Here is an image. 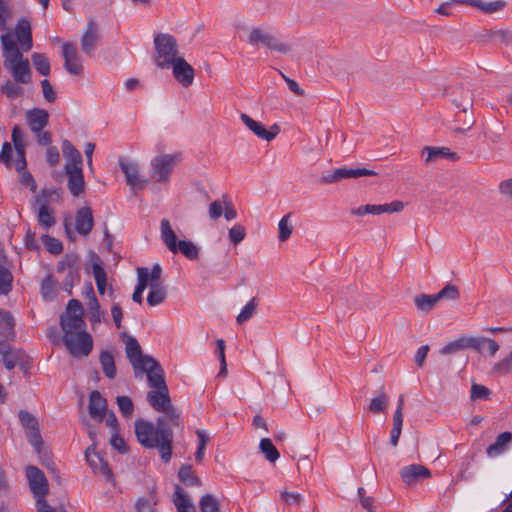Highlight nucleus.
I'll return each instance as SVG.
<instances>
[{
    "label": "nucleus",
    "instance_id": "nucleus-45",
    "mask_svg": "<svg viewBox=\"0 0 512 512\" xmlns=\"http://www.w3.org/2000/svg\"><path fill=\"white\" fill-rule=\"evenodd\" d=\"M492 371L500 376H506L512 373V349L505 357L493 365Z\"/></svg>",
    "mask_w": 512,
    "mask_h": 512
},
{
    "label": "nucleus",
    "instance_id": "nucleus-6",
    "mask_svg": "<svg viewBox=\"0 0 512 512\" xmlns=\"http://www.w3.org/2000/svg\"><path fill=\"white\" fill-rule=\"evenodd\" d=\"M155 64L161 69H169L179 56L177 40L168 33H158L154 36Z\"/></svg>",
    "mask_w": 512,
    "mask_h": 512
},
{
    "label": "nucleus",
    "instance_id": "nucleus-16",
    "mask_svg": "<svg viewBox=\"0 0 512 512\" xmlns=\"http://www.w3.org/2000/svg\"><path fill=\"white\" fill-rule=\"evenodd\" d=\"M62 56L64 58V68L69 74L75 76L82 74V60L74 44L64 43L62 46Z\"/></svg>",
    "mask_w": 512,
    "mask_h": 512
},
{
    "label": "nucleus",
    "instance_id": "nucleus-50",
    "mask_svg": "<svg viewBox=\"0 0 512 512\" xmlns=\"http://www.w3.org/2000/svg\"><path fill=\"white\" fill-rule=\"evenodd\" d=\"M293 231V226L290 222V215L283 216L278 223V238L281 242L287 241Z\"/></svg>",
    "mask_w": 512,
    "mask_h": 512
},
{
    "label": "nucleus",
    "instance_id": "nucleus-32",
    "mask_svg": "<svg viewBox=\"0 0 512 512\" xmlns=\"http://www.w3.org/2000/svg\"><path fill=\"white\" fill-rule=\"evenodd\" d=\"M62 152L66 160L65 167H82L81 153L68 140L62 142Z\"/></svg>",
    "mask_w": 512,
    "mask_h": 512
},
{
    "label": "nucleus",
    "instance_id": "nucleus-34",
    "mask_svg": "<svg viewBox=\"0 0 512 512\" xmlns=\"http://www.w3.org/2000/svg\"><path fill=\"white\" fill-rule=\"evenodd\" d=\"M404 209V203L401 201H393L386 204H367L366 211L368 214L380 215L383 213H396L401 212Z\"/></svg>",
    "mask_w": 512,
    "mask_h": 512
},
{
    "label": "nucleus",
    "instance_id": "nucleus-22",
    "mask_svg": "<svg viewBox=\"0 0 512 512\" xmlns=\"http://www.w3.org/2000/svg\"><path fill=\"white\" fill-rule=\"evenodd\" d=\"M64 169L68 177V189L70 193L75 197L80 196L85 189V181L82 167L71 168L69 166L64 167Z\"/></svg>",
    "mask_w": 512,
    "mask_h": 512
},
{
    "label": "nucleus",
    "instance_id": "nucleus-26",
    "mask_svg": "<svg viewBox=\"0 0 512 512\" xmlns=\"http://www.w3.org/2000/svg\"><path fill=\"white\" fill-rule=\"evenodd\" d=\"M458 4H466L470 5L485 14H495L502 10H504L507 6V2L505 0H496L491 2H486L483 0H457Z\"/></svg>",
    "mask_w": 512,
    "mask_h": 512
},
{
    "label": "nucleus",
    "instance_id": "nucleus-40",
    "mask_svg": "<svg viewBox=\"0 0 512 512\" xmlns=\"http://www.w3.org/2000/svg\"><path fill=\"white\" fill-rule=\"evenodd\" d=\"M173 502L178 512H194L190 499L184 494L179 485L175 486Z\"/></svg>",
    "mask_w": 512,
    "mask_h": 512
},
{
    "label": "nucleus",
    "instance_id": "nucleus-60",
    "mask_svg": "<svg viewBox=\"0 0 512 512\" xmlns=\"http://www.w3.org/2000/svg\"><path fill=\"white\" fill-rule=\"evenodd\" d=\"M439 300L447 298L456 300L459 298V291L455 285L447 284L443 289L437 293Z\"/></svg>",
    "mask_w": 512,
    "mask_h": 512
},
{
    "label": "nucleus",
    "instance_id": "nucleus-53",
    "mask_svg": "<svg viewBox=\"0 0 512 512\" xmlns=\"http://www.w3.org/2000/svg\"><path fill=\"white\" fill-rule=\"evenodd\" d=\"M201 512H219L218 500L210 494L204 495L199 501Z\"/></svg>",
    "mask_w": 512,
    "mask_h": 512
},
{
    "label": "nucleus",
    "instance_id": "nucleus-2",
    "mask_svg": "<svg viewBox=\"0 0 512 512\" xmlns=\"http://www.w3.org/2000/svg\"><path fill=\"white\" fill-rule=\"evenodd\" d=\"M83 307L77 299L68 301L60 319L63 342L75 358L87 357L93 349L92 336L86 331Z\"/></svg>",
    "mask_w": 512,
    "mask_h": 512
},
{
    "label": "nucleus",
    "instance_id": "nucleus-36",
    "mask_svg": "<svg viewBox=\"0 0 512 512\" xmlns=\"http://www.w3.org/2000/svg\"><path fill=\"white\" fill-rule=\"evenodd\" d=\"M138 284L132 294V300L136 303L141 304L143 301L142 294L148 287V273L146 267H139L137 269Z\"/></svg>",
    "mask_w": 512,
    "mask_h": 512
},
{
    "label": "nucleus",
    "instance_id": "nucleus-41",
    "mask_svg": "<svg viewBox=\"0 0 512 512\" xmlns=\"http://www.w3.org/2000/svg\"><path fill=\"white\" fill-rule=\"evenodd\" d=\"M388 406V396L384 391V387L381 386L377 396L373 397L369 404V410L373 414L385 413Z\"/></svg>",
    "mask_w": 512,
    "mask_h": 512
},
{
    "label": "nucleus",
    "instance_id": "nucleus-18",
    "mask_svg": "<svg viewBox=\"0 0 512 512\" xmlns=\"http://www.w3.org/2000/svg\"><path fill=\"white\" fill-rule=\"evenodd\" d=\"M170 68H172L176 81L183 87L187 88L193 84L195 77L194 68L183 57L176 60Z\"/></svg>",
    "mask_w": 512,
    "mask_h": 512
},
{
    "label": "nucleus",
    "instance_id": "nucleus-10",
    "mask_svg": "<svg viewBox=\"0 0 512 512\" xmlns=\"http://www.w3.org/2000/svg\"><path fill=\"white\" fill-rule=\"evenodd\" d=\"M2 162H4L7 167H13L18 172L19 181L22 185L28 187L32 192L36 191L37 185L33 176L26 168V159H14L12 156L11 145L7 142L2 144Z\"/></svg>",
    "mask_w": 512,
    "mask_h": 512
},
{
    "label": "nucleus",
    "instance_id": "nucleus-62",
    "mask_svg": "<svg viewBox=\"0 0 512 512\" xmlns=\"http://www.w3.org/2000/svg\"><path fill=\"white\" fill-rule=\"evenodd\" d=\"M110 444L112 447L120 453H126L128 451L127 445L124 439L118 434V432H112Z\"/></svg>",
    "mask_w": 512,
    "mask_h": 512
},
{
    "label": "nucleus",
    "instance_id": "nucleus-47",
    "mask_svg": "<svg viewBox=\"0 0 512 512\" xmlns=\"http://www.w3.org/2000/svg\"><path fill=\"white\" fill-rule=\"evenodd\" d=\"M438 301L437 293L433 295L421 294L415 297L416 307L425 312L430 311Z\"/></svg>",
    "mask_w": 512,
    "mask_h": 512
},
{
    "label": "nucleus",
    "instance_id": "nucleus-43",
    "mask_svg": "<svg viewBox=\"0 0 512 512\" xmlns=\"http://www.w3.org/2000/svg\"><path fill=\"white\" fill-rule=\"evenodd\" d=\"M30 82H17L12 79V81H7L2 86V92L6 94L9 98H18L24 93V85L29 84Z\"/></svg>",
    "mask_w": 512,
    "mask_h": 512
},
{
    "label": "nucleus",
    "instance_id": "nucleus-37",
    "mask_svg": "<svg viewBox=\"0 0 512 512\" xmlns=\"http://www.w3.org/2000/svg\"><path fill=\"white\" fill-rule=\"evenodd\" d=\"M87 317L91 323L92 329H95L102 321L103 312L100 309V304L97 298L89 299L86 303Z\"/></svg>",
    "mask_w": 512,
    "mask_h": 512
},
{
    "label": "nucleus",
    "instance_id": "nucleus-39",
    "mask_svg": "<svg viewBox=\"0 0 512 512\" xmlns=\"http://www.w3.org/2000/svg\"><path fill=\"white\" fill-rule=\"evenodd\" d=\"M100 364L101 368L103 370L104 375L109 378L113 379L116 376V366L113 354L109 351H101L100 353Z\"/></svg>",
    "mask_w": 512,
    "mask_h": 512
},
{
    "label": "nucleus",
    "instance_id": "nucleus-25",
    "mask_svg": "<svg viewBox=\"0 0 512 512\" xmlns=\"http://www.w3.org/2000/svg\"><path fill=\"white\" fill-rule=\"evenodd\" d=\"M400 475L402 480L408 484L412 485L416 483L419 479L429 478L431 473L428 468L420 464H411L405 466L401 469Z\"/></svg>",
    "mask_w": 512,
    "mask_h": 512
},
{
    "label": "nucleus",
    "instance_id": "nucleus-15",
    "mask_svg": "<svg viewBox=\"0 0 512 512\" xmlns=\"http://www.w3.org/2000/svg\"><path fill=\"white\" fill-rule=\"evenodd\" d=\"M376 172L366 168H338L332 173L324 174L321 177V183H336L347 178H359L362 176H373Z\"/></svg>",
    "mask_w": 512,
    "mask_h": 512
},
{
    "label": "nucleus",
    "instance_id": "nucleus-19",
    "mask_svg": "<svg viewBox=\"0 0 512 512\" xmlns=\"http://www.w3.org/2000/svg\"><path fill=\"white\" fill-rule=\"evenodd\" d=\"M240 118L245 126L260 139L269 142L272 141L279 133V127L276 124H274L270 130H266V128L260 122L255 121L245 113H242Z\"/></svg>",
    "mask_w": 512,
    "mask_h": 512
},
{
    "label": "nucleus",
    "instance_id": "nucleus-56",
    "mask_svg": "<svg viewBox=\"0 0 512 512\" xmlns=\"http://www.w3.org/2000/svg\"><path fill=\"white\" fill-rule=\"evenodd\" d=\"M216 353L218 354V358L221 365L219 376H225L227 373V364L225 357V341L223 339H218L216 341Z\"/></svg>",
    "mask_w": 512,
    "mask_h": 512
},
{
    "label": "nucleus",
    "instance_id": "nucleus-7",
    "mask_svg": "<svg viewBox=\"0 0 512 512\" xmlns=\"http://www.w3.org/2000/svg\"><path fill=\"white\" fill-rule=\"evenodd\" d=\"M160 235L163 243L172 253L180 252L190 260L199 257V248L191 241H177L176 234L168 219H162L160 224Z\"/></svg>",
    "mask_w": 512,
    "mask_h": 512
},
{
    "label": "nucleus",
    "instance_id": "nucleus-33",
    "mask_svg": "<svg viewBox=\"0 0 512 512\" xmlns=\"http://www.w3.org/2000/svg\"><path fill=\"white\" fill-rule=\"evenodd\" d=\"M91 262L97 290L100 295H103L106 291V272L102 267L101 259L94 253L92 254Z\"/></svg>",
    "mask_w": 512,
    "mask_h": 512
},
{
    "label": "nucleus",
    "instance_id": "nucleus-1",
    "mask_svg": "<svg viewBox=\"0 0 512 512\" xmlns=\"http://www.w3.org/2000/svg\"><path fill=\"white\" fill-rule=\"evenodd\" d=\"M32 47L31 23L27 18L18 20L13 34L2 35L3 65L14 81L31 82L30 62L23 52L30 51Z\"/></svg>",
    "mask_w": 512,
    "mask_h": 512
},
{
    "label": "nucleus",
    "instance_id": "nucleus-42",
    "mask_svg": "<svg viewBox=\"0 0 512 512\" xmlns=\"http://www.w3.org/2000/svg\"><path fill=\"white\" fill-rule=\"evenodd\" d=\"M160 412L165 414V416H162V417L165 418V422L168 427L174 426L177 428H183V423L181 421V416H180L181 413L172 404H170L167 408H165L164 411H160Z\"/></svg>",
    "mask_w": 512,
    "mask_h": 512
},
{
    "label": "nucleus",
    "instance_id": "nucleus-51",
    "mask_svg": "<svg viewBox=\"0 0 512 512\" xmlns=\"http://www.w3.org/2000/svg\"><path fill=\"white\" fill-rule=\"evenodd\" d=\"M56 293L57 282L49 275L42 281L41 294L44 299L51 300L55 297Z\"/></svg>",
    "mask_w": 512,
    "mask_h": 512
},
{
    "label": "nucleus",
    "instance_id": "nucleus-4",
    "mask_svg": "<svg viewBox=\"0 0 512 512\" xmlns=\"http://www.w3.org/2000/svg\"><path fill=\"white\" fill-rule=\"evenodd\" d=\"M25 474L28 480L29 488L36 500L38 512H59L61 509L52 508L45 500L49 493V484L44 473L36 466H27Z\"/></svg>",
    "mask_w": 512,
    "mask_h": 512
},
{
    "label": "nucleus",
    "instance_id": "nucleus-17",
    "mask_svg": "<svg viewBox=\"0 0 512 512\" xmlns=\"http://www.w3.org/2000/svg\"><path fill=\"white\" fill-rule=\"evenodd\" d=\"M2 363L8 371L16 367L26 371L29 366V357L21 349L9 348L8 350L2 351Z\"/></svg>",
    "mask_w": 512,
    "mask_h": 512
},
{
    "label": "nucleus",
    "instance_id": "nucleus-13",
    "mask_svg": "<svg viewBox=\"0 0 512 512\" xmlns=\"http://www.w3.org/2000/svg\"><path fill=\"white\" fill-rule=\"evenodd\" d=\"M143 373H146L147 375L148 384L151 390L162 389V387L168 388L165 382L164 371L154 358L146 359V364L140 367L139 377Z\"/></svg>",
    "mask_w": 512,
    "mask_h": 512
},
{
    "label": "nucleus",
    "instance_id": "nucleus-31",
    "mask_svg": "<svg viewBox=\"0 0 512 512\" xmlns=\"http://www.w3.org/2000/svg\"><path fill=\"white\" fill-rule=\"evenodd\" d=\"M422 154L426 155L424 158L425 163L436 162L442 158H447L453 161L458 159L457 154L447 147L426 146L424 147Z\"/></svg>",
    "mask_w": 512,
    "mask_h": 512
},
{
    "label": "nucleus",
    "instance_id": "nucleus-52",
    "mask_svg": "<svg viewBox=\"0 0 512 512\" xmlns=\"http://www.w3.org/2000/svg\"><path fill=\"white\" fill-rule=\"evenodd\" d=\"M257 309V301L256 298H252L248 301V303L241 309L240 313L236 317V321L238 324H242L248 321L256 312Z\"/></svg>",
    "mask_w": 512,
    "mask_h": 512
},
{
    "label": "nucleus",
    "instance_id": "nucleus-28",
    "mask_svg": "<svg viewBox=\"0 0 512 512\" xmlns=\"http://www.w3.org/2000/svg\"><path fill=\"white\" fill-rule=\"evenodd\" d=\"M98 27L97 24L90 20L87 25V29L81 38V49L87 55H92L96 44L98 42Z\"/></svg>",
    "mask_w": 512,
    "mask_h": 512
},
{
    "label": "nucleus",
    "instance_id": "nucleus-27",
    "mask_svg": "<svg viewBox=\"0 0 512 512\" xmlns=\"http://www.w3.org/2000/svg\"><path fill=\"white\" fill-rule=\"evenodd\" d=\"M147 401L150 406L157 412L164 411L171 402L168 388L162 387V389L150 390L147 393Z\"/></svg>",
    "mask_w": 512,
    "mask_h": 512
},
{
    "label": "nucleus",
    "instance_id": "nucleus-49",
    "mask_svg": "<svg viewBox=\"0 0 512 512\" xmlns=\"http://www.w3.org/2000/svg\"><path fill=\"white\" fill-rule=\"evenodd\" d=\"M179 479L188 486H199L201 484L200 479L194 475L192 467L190 465H184L178 472Z\"/></svg>",
    "mask_w": 512,
    "mask_h": 512
},
{
    "label": "nucleus",
    "instance_id": "nucleus-30",
    "mask_svg": "<svg viewBox=\"0 0 512 512\" xmlns=\"http://www.w3.org/2000/svg\"><path fill=\"white\" fill-rule=\"evenodd\" d=\"M107 412V401L98 391H92L89 397V413L93 418L98 421L104 419Z\"/></svg>",
    "mask_w": 512,
    "mask_h": 512
},
{
    "label": "nucleus",
    "instance_id": "nucleus-46",
    "mask_svg": "<svg viewBox=\"0 0 512 512\" xmlns=\"http://www.w3.org/2000/svg\"><path fill=\"white\" fill-rule=\"evenodd\" d=\"M259 448L265 458L272 463L276 462L280 457L278 450L269 438L261 439Z\"/></svg>",
    "mask_w": 512,
    "mask_h": 512
},
{
    "label": "nucleus",
    "instance_id": "nucleus-21",
    "mask_svg": "<svg viewBox=\"0 0 512 512\" xmlns=\"http://www.w3.org/2000/svg\"><path fill=\"white\" fill-rule=\"evenodd\" d=\"M86 460L94 473L101 474L107 479H112L111 470L103 457L95 451L94 447H89L85 451Z\"/></svg>",
    "mask_w": 512,
    "mask_h": 512
},
{
    "label": "nucleus",
    "instance_id": "nucleus-55",
    "mask_svg": "<svg viewBox=\"0 0 512 512\" xmlns=\"http://www.w3.org/2000/svg\"><path fill=\"white\" fill-rule=\"evenodd\" d=\"M116 402L119 407V410L124 416L130 417L133 414L134 405L130 397L118 396L116 398Z\"/></svg>",
    "mask_w": 512,
    "mask_h": 512
},
{
    "label": "nucleus",
    "instance_id": "nucleus-29",
    "mask_svg": "<svg viewBox=\"0 0 512 512\" xmlns=\"http://www.w3.org/2000/svg\"><path fill=\"white\" fill-rule=\"evenodd\" d=\"M512 443V433L505 431L500 433L495 442L489 445L486 449V454L490 458L497 457L508 450Z\"/></svg>",
    "mask_w": 512,
    "mask_h": 512
},
{
    "label": "nucleus",
    "instance_id": "nucleus-3",
    "mask_svg": "<svg viewBox=\"0 0 512 512\" xmlns=\"http://www.w3.org/2000/svg\"><path fill=\"white\" fill-rule=\"evenodd\" d=\"M135 434L141 445L146 448H158L164 462L172 456L173 431L168 427L165 418L158 417L156 423L138 419L135 421Z\"/></svg>",
    "mask_w": 512,
    "mask_h": 512
},
{
    "label": "nucleus",
    "instance_id": "nucleus-64",
    "mask_svg": "<svg viewBox=\"0 0 512 512\" xmlns=\"http://www.w3.org/2000/svg\"><path fill=\"white\" fill-rule=\"evenodd\" d=\"M358 495L360 497L362 507L368 512H375L373 508L374 498L365 496V489L363 487L358 488Z\"/></svg>",
    "mask_w": 512,
    "mask_h": 512
},
{
    "label": "nucleus",
    "instance_id": "nucleus-9",
    "mask_svg": "<svg viewBox=\"0 0 512 512\" xmlns=\"http://www.w3.org/2000/svg\"><path fill=\"white\" fill-rule=\"evenodd\" d=\"M247 41L250 45L262 44L270 50L283 54L291 50V46L288 43L280 41L270 29L261 26L252 27L249 30Z\"/></svg>",
    "mask_w": 512,
    "mask_h": 512
},
{
    "label": "nucleus",
    "instance_id": "nucleus-48",
    "mask_svg": "<svg viewBox=\"0 0 512 512\" xmlns=\"http://www.w3.org/2000/svg\"><path fill=\"white\" fill-rule=\"evenodd\" d=\"M35 69L43 76L50 74V62L48 57L43 53H33L31 56Z\"/></svg>",
    "mask_w": 512,
    "mask_h": 512
},
{
    "label": "nucleus",
    "instance_id": "nucleus-8",
    "mask_svg": "<svg viewBox=\"0 0 512 512\" xmlns=\"http://www.w3.org/2000/svg\"><path fill=\"white\" fill-rule=\"evenodd\" d=\"M180 160L181 155L179 153L156 155L150 161L149 172L151 179L159 184L169 183L172 173Z\"/></svg>",
    "mask_w": 512,
    "mask_h": 512
},
{
    "label": "nucleus",
    "instance_id": "nucleus-35",
    "mask_svg": "<svg viewBox=\"0 0 512 512\" xmlns=\"http://www.w3.org/2000/svg\"><path fill=\"white\" fill-rule=\"evenodd\" d=\"M150 289L147 296V303L154 307L164 302L167 296L166 287L162 283H148Z\"/></svg>",
    "mask_w": 512,
    "mask_h": 512
},
{
    "label": "nucleus",
    "instance_id": "nucleus-12",
    "mask_svg": "<svg viewBox=\"0 0 512 512\" xmlns=\"http://www.w3.org/2000/svg\"><path fill=\"white\" fill-rule=\"evenodd\" d=\"M119 166L125 175L127 185L132 191L144 189L147 180L140 175V168L137 161L128 158H120Z\"/></svg>",
    "mask_w": 512,
    "mask_h": 512
},
{
    "label": "nucleus",
    "instance_id": "nucleus-23",
    "mask_svg": "<svg viewBox=\"0 0 512 512\" xmlns=\"http://www.w3.org/2000/svg\"><path fill=\"white\" fill-rule=\"evenodd\" d=\"M94 226L93 213L90 207L84 206L77 210L75 217V229L83 236H87Z\"/></svg>",
    "mask_w": 512,
    "mask_h": 512
},
{
    "label": "nucleus",
    "instance_id": "nucleus-5",
    "mask_svg": "<svg viewBox=\"0 0 512 512\" xmlns=\"http://www.w3.org/2000/svg\"><path fill=\"white\" fill-rule=\"evenodd\" d=\"M60 199V194L56 189H43L33 199L32 207L36 213L38 224L48 231L56 224L55 212L48 204L50 202H57Z\"/></svg>",
    "mask_w": 512,
    "mask_h": 512
},
{
    "label": "nucleus",
    "instance_id": "nucleus-24",
    "mask_svg": "<svg viewBox=\"0 0 512 512\" xmlns=\"http://www.w3.org/2000/svg\"><path fill=\"white\" fill-rule=\"evenodd\" d=\"M26 122L32 132H40L49 122V113L45 109L33 108L26 111Z\"/></svg>",
    "mask_w": 512,
    "mask_h": 512
},
{
    "label": "nucleus",
    "instance_id": "nucleus-44",
    "mask_svg": "<svg viewBox=\"0 0 512 512\" xmlns=\"http://www.w3.org/2000/svg\"><path fill=\"white\" fill-rule=\"evenodd\" d=\"M15 319L9 312L2 311V338L12 340L15 338Z\"/></svg>",
    "mask_w": 512,
    "mask_h": 512
},
{
    "label": "nucleus",
    "instance_id": "nucleus-61",
    "mask_svg": "<svg viewBox=\"0 0 512 512\" xmlns=\"http://www.w3.org/2000/svg\"><path fill=\"white\" fill-rule=\"evenodd\" d=\"M490 395V390L480 384H473L471 387V399H488Z\"/></svg>",
    "mask_w": 512,
    "mask_h": 512
},
{
    "label": "nucleus",
    "instance_id": "nucleus-11",
    "mask_svg": "<svg viewBox=\"0 0 512 512\" xmlns=\"http://www.w3.org/2000/svg\"><path fill=\"white\" fill-rule=\"evenodd\" d=\"M19 421L25 431L28 442L33 446L37 453H41L43 449V440L37 419L31 413L25 410H20Z\"/></svg>",
    "mask_w": 512,
    "mask_h": 512
},
{
    "label": "nucleus",
    "instance_id": "nucleus-57",
    "mask_svg": "<svg viewBox=\"0 0 512 512\" xmlns=\"http://www.w3.org/2000/svg\"><path fill=\"white\" fill-rule=\"evenodd\" d=\"M403 420L400 419L399 415L396 418H393V426L390 432V444L393 447H396L399 442V438L401 436Z\"/></svg>",
    "mask_w": 512,
    "mask_h": 512
},
{
    "label": "nucleus",
    "instance_id": "nucleus-58",
    "mask_svg": "<svg viewBox=\"0 0 512 512\" xmlns=\"http://www.w3.org/2000/svg\"><path fill=\"white\" fill-rule=\"evenodd\" d=\"M43 242L47 248V250L52 254H59L63 250V245L61 241L56 238L50 237L48 235L43 236Z\"/></svg>",
    "mask_w": 512,
    "mask_h": 512
},
{
    "label": "nucleus",
    "instance_id": "nucleus-38",
    "mask_svg": "<svg viewBox=\"0 0 512 512\" xmlns=\"http://www.w3.org/2000/svg\"><path fill=\"white\" fill-rule=\"evenodd\" d=\"M12 142L14 145V151L12 150L13 158H25L24 135L18 126H14L12 130Z\"/></svg>",
    "mask_w": 512,
    "mask_h": 512
},
{
    "label": "nucleus",
    "instance_id": "nucleus-63",
    "mask_svg": "<svg viewBox=\"0 0 512 512\" xmlns=\"http://www.w3.org/2000/svg\"><path fill=\"white\" fill-rule=\"evenodd\" d=\"M224 207L225 202L222 203L220 201H213L212 203H210L208 208L209 217L212 220L218 219L223 214Z\"/></svg>",
    "mask_w": 512,
    "mask_h": 512
},
{
    "label": "nucleus",
    "instance_id": "nucleus-54",
    "mask_svg": "<svg viewBox=\"0 0 512 512\" xmlns=\"http://www.w3.org/2000/svg\"><path fill=\"white\" fill-rule=\"evenodd\" d=\"M246 234V229L241 224L233 225L228 231L229 240L234 245L241 243L245 239Z\"/></svg>",
    "mask_w": 512,
    "mask_h": 512
},
{
    "label": "nucleus",
    "instance_id": "nucleus-59",
    "mask_svg": "<svg viewBox=\"0 0 512 512\" xmlns=\"http://www.w3.org/2000/svg\"><path fill=\"white\" fill-rule=\"evenodd\" d=\"M466 340L467 339H460L454 342H450L440 350V353L442 355H449L456 353L463 348H467Z\"/></svg>",
    "mask_w": 512,
    "mask_h": 512
},
{
    "label": "nucleus",
    "instance_id": "nucleus-14",
    "mask_svg": "<svg viewBox=\"0 0 512 512\" xmlns=\"http://www.w3.org/2000/svg\"><path fill=\"white\" fill-rule=\"evenodd\" d=\"M125 353L133 367L135 377H139V369L146 364V359H153L149 355H143L136 338L129 336L125 341Z\"/></svg>",
    "mask_w": 512,
    "mask_h": 512
},
{
    "label": "nucleus",
    "instance_id": "nucleus-20",
    "mask_svg": "<svg viewBox=\"0 0 512 512\" xmlns=\"http://www.w3.org/2000/svg\"><path fill=\"white\" fill-rule=\"evenodd\" d=\"M467 348H472L480 354L494 356L499 351V344L491 338L477 337L466 340Z\"/></svg>",
    "mask_w": 512,
    "mask_h": 512
}]
</instances>
